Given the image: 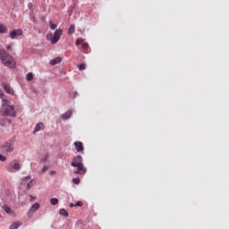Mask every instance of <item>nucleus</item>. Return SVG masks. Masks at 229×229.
I'll use <instances>...</instances> for the list:
<instances>
[{"label": "nucleus", "instance_id": "obj_28", "mask_svg": "<svg viewBox=\"0 0 229 229\" xmlns=\"http://www.w3.org/2000/svg\"><path fill=\"white\" fill-rule=\"evenodd\" d=\"M13 47V44H10V45H8V46L6 47V49H7L8 51H12Z\"/></svg>", "mask_w": 229, "mask_h": 229}, {"label": "nucleus", "instance_id": "obj_24", "mask_svg": "<svg viewBox=\"0 0 229 229\" xmlns=\"http://www.w3.org/2000/svg\"><path fill=\"white\" fill-rule=\"evenodd\" d=\"M50 203H51V205H58V199H56V198H52V199H50Z\"/></svg>", "mask_w": 229, "mask_h": 229}, {"label": "nucleus", "instance_id": "obj_10", "mask_svg": "<svg viewBox=\"0 0 229 229\" xmlns=\"http://www.w3.org/2000/svg\"><path fill=\"white\" fill-rule=\"evenodd\" d=\"M74 146L77 153H83L85 148L83 147V143L81 141H75Z\"/></svg>", "mask_w": 229, "mask_h": 229}, {"label": "nucleus", "instance_id": "obj_14", "mask_svg": "<svg viewBox=\"0 0 229 229\" xmlns=\"http://www.w3.org/2000/svg\"><path fill=\"white\" fill-rule=\"evenodd\" d=\"M60 62H62V57H55L50 61V65H56V64H60Z\"/></svg>", "mask_w": 229, "mask_h": 229}, {"label": "nucleus", "instance_id": "obj_18", "mask_svg": "<svg viewBox=\"0 0 229 229\" xmlns=\"http://www.w3.org/2000/svg\"><path fill=\"white\" fill-rule=\"evenodd\" d=\"M59 214L64 216V217H69V213L64 208L60 209Z\"/></svg>", "mask_w": 229, "mask_h": 229}, {"label": "nucleus", "instance_id": "obj_6", "mask_svg": "<svg viewBox=\"0 0 229 229\" xmlns=\"http://www.w3.org/2000/svg\"><path fill=\"white\" fill-rule=\"evenodd\" d=\"M7 171L9 173H17V171H21V164H19V162H17V160L11 162L7 165Z\"/></svg>", "mask_w": 229, "mask_h": 229}, {"label": "nucleus", "instance_id": "obj_20", "mask_svg": "<svg viewBox=\"0 0 229 229\" xmlns=\"http://www.w3.org/2000/svg\"><path fill=\"white\" fill-rule=\"evenodd\" d=\"M6 31H8L6 25L0 24V33H6Z\"/></svg>", "mask_w": 229, "mask_h": 229}, {"label": "nucleus", "instance_id": "obj_36", "mask_svg": "<svg viewBox=\"0 0 229 229\" xmlns=\"http://www.w3.org/2000/svg\"><path fill=\"white\" fill-rule=\"evenodd\" d=\"M55 171H53V172H51V174H55Z\"/></svg>", "mask_w": 229, "mask_h": 229}, {"label": "nucleus", "instance_id": "obj_1", "mask_svg": "<svg viewBox=\"0 0 229 229\" xmlns=\"http://www.w3.org/2000/svg\"><path fill=\"white\" fill-rule=\"evenodd\" d=\"M0 62L5 67H9V69H15L17 67V63H15L13 56H12L4 48H0Z\"/></svg>", "mask_w": 229, "mask_h": 229}, {"label": "nucleus", "instance_id": "obj_26", "mask_svg": "<svg viewBox=\"0 0 229 229\" xmlns=\"http://www.w3.org/2000/svg\"><path fill=\"white\" fill-rule=\"evenodd\" d=\"M72 182L75 183V185H80V178H73Z\"/></svg>", "mask_w": 229, "mask_h": 229}, {"label": "nucleus", "instance_id": "obj_16", "mask_svg": "<svg viewBox=\"0 0 229 229\" xmlns=\"http://www.w3.org/2000/svg\"><path fill=\"white\" fill-rule=\"evenodd\" d=\"M71 115H72V112L71 110H68L62 115V119H69L71 118Z\"/></svg>", "mask_w": 229, "mask_h": 229}, {"label": "nucleus", "instance_id": "obj_19", "mask_svg": "<svg viewBox=\"0 0 229 229\" xmlns=\"http://www.w3.org/2000/svg\"><path fill=\"white\" fill-rule=\"evenodd\" d=\"M21 225H22L21 222L13 223V225H11L10 229H17L19 228V226H21Z\"/></svg>", "mask_w": 229, "mask_h": 229}, {"label": "nucleus", "instance_id": "obj_33", "mask_svg": "<svg viewBox=\"0 0 229 229\" xmlns=\"http://www.w3.org/2000/svg\"><path fill=\"white\" fill-rule=\"evenodd\" d=\"M28 7H29V8H32V7H33V4H28Z\"/></svg>", "mask_w": 229, "mask_h": 229}, {"label": "nucleus", "instance_id": "obj_35", "mask_svg": "<svg viewBox=\"0 0 229 229\" xmlns=\"http://www.w3.org/2000/svg\"><path fill=\"white\" fill-rule=\"evenodd\" d=\"M25 178H26V180H30V176H27V177H25Z\"/></svg>", "mask_w": 229, "mask_h": 229}, {"label": "nucleus", "instance_id": "obj_22", "mask_svg": "<svg viewBox=\"0 0 229 229\" xmlns=\"http://www.w3.org/2000/svg\"><path fill=\"white\" fill-rule=\"evenodd\" d=\"M49 158V155L45 154L41 156L40 162H47V159Z\"/></svg>", "mask_w": 229, "mask_h": 229}, {"label": "nucleus", "instance_id": "obj_17", "mask_svg": "<svg viewBox=\"0 0 229 229\" xmlns=\"http://www.w3.org/2000/svg\"><path fill=\"white\" fill-rule=\"evenodd\" d=\"M76 31V27L74 25H71L68 30V35H72Z\"/></svg>", "mask_w": 229, "mask_h": 229}, {"label": "nucleus", "instance_id": "obj_29", "mask_svg": "<svg viewBox=\"0 0 229 229\" xmlns=\"http://www.w3.org/2000/svg\"><path fill=\"white\" fill-rule=\"evenodd\" d=\"M31 187H33V181H30V182L27 184V188H28V189H31Z\"/></svg>", "mask_w": 229, "mask_h": 229}, {"label": "nucleus", "instance_id": "obj_34", "mask_svg": "<svg viewBox=\"0 0 229 229\" xmlns=\"http://www.w3.org/2000/svg\"><path fill=\"white\" fill-rule=\"evenodd\" d=\"M70 207H71V208H72V207H75V205L72 203H70Z\"/></svg>", "mask_w": 229, "mask_h": 229}, {"label": "nucleus", "instance_id": "obj_31", "mask_svg": "<svg viewBox=\"0 0 229 229\" xmlns=\"http://www.w3.org/2000/svg\"><path fill=\"white\" fill-rule=\"evenodd\" d=\"M46 171H47V166H43V168H42V173H46Z\"/></svg>", "mask_w": 229, "mask_h": 229}, {"label": "nucleus", "instance_id": "obj_11", "mask_svg": "<svg viewBox=\"0 0 229 229\" xmlns=\"http://www.w3.org/2000/svg\"><path fill=\"white\" fill-rule=\"evenodd\" d=\"M38 208H40V204L36 202L34 205L31 206L30 211L28 212V216H31V215L35 214V212H37Z\"/></svg>", "mask_w": 229, "mask_h": 229}, {"label": "nucleus", "instance_id": "obj_2", "mask_svg": "<svg viewBox=\"0 0 229 229\" xmlns=\"http://www.w3.org/2000/svg\"><path fill=\"white\" fill-rule=\"evenodd\" d=\"M72 167H77L73 173L74 174H85L87 173V168L83 165V157L81 156H77L72 159L71 163Z\"/></svg>", "mask_w": 229, "mask_h": 229}, {"label": "nucleus", "instance_id": "obj_3", "mask_svg": "<svg viewBox=\"0 0 229 229\" xmlns=\"http://www.w3.org/2000/svg\"><path fill=\"white\" fill-rule=\"evenodd\" d=\"M1 115H5L8 117H17V112L15 111V106L7 104L6 106H2L0 108Z\"/></svg>", "mask_w": 229, "mask_h": 229}, {"label": "nucleus", "instance_id": "obj_8", "mask_svg": "<svg viewBox=\"0 0 229 229\" xmlns=\"http://www.w3.org/2000/svg\"><path fill=\"white\" fill-rule=\"evenodd\" d=\"M10 38H12L13 40H15V38H17V37H22V30L18 29V30H13L10 32L9 34Z\"/></svg>", "mask_w": 229, "mask_h": 229}, {"label": "nucleus", "instance_id": "obj_12", "mask_svg": "<svg viewBox=\"0 0 229 229\" xmlns=\"http://www.w3.org/2000/svg\"><path fill=\"white\" fill-rule=\"evenodd\" d=\"M3 89L7 94H13V89L7 83L3 84Z\"/></svg>", "mask_w": 229, "mask_h": 229}, {"label": "nucleus", "instance_id": "obj_32", "mask_svg": "<svg viewBox=\"0 0 229 229\" xmlns=\"http://www.w3.org/2000/svg\"><path fill=\"white\" fill-rule=\"evenodd\" d=\"M30 201H35V199H36V198L35 197H33L32 195H30Z\"/></svg>", "mask_w": 229, "mask_h": 229}, {"label": "nucleus", "instance_id": "obj_25", "mask_svg": "<svg viewBox=\"0 0 229 229\" xmlns=\"http://www.w3.org/2000/svg\"><path fill=\"white\" fill-rule=\"evenodd\" d=\"M50 24V30H56V28H58V25L52 23L51 21H49Z\"/></svg>", "mask_w": 229, "mask_h": 229}, {"label": "nucleus", "instance_id": "obj_30", "mask_svg": "<svg viewBox=\"0 0 229 229\" xmlns=\"http://www.w3.org/2000/svg\"><path fill=\"white\" fill-rule=\"evenodd\" d=\"M83 206V202L81 201H78L76 204H75V207H82Z\"/></svg>", "mask_w": 229, "mask_h": 229}, {"label": "nucleus", "instance_id": "obj_9", "mask_svg": "<svg viewBox=\"0 0 229 229\" xmlns=\"http://www.w3.org/2000/svg\"><path fill=\"white\" fill-rule=\"evenodd\" d=\"M76 46H81V47H82V49H84V51H87L89 49V43L85 42L81 38H79L76 40Z\"/></svg>", "mask_w": 229, "mask_h": 229}, {"label": "nucleus", "instance_id": "obj_5", "mask_svg": "<svg viewBox=\"0 0 229 229\" xmlns=\"http://www.w3.org/2000/svg\"><path fill=\"white\" fill-rule=\"evenodd\" d=\"M4 153H12L15 149V140L12 139L2 145Z\"/></svg>", "mask_w": 229, "mask_h": 229}, {"label": "nucleus", "instance_id": "obj_27", "mask_svg": "<svg viewBox=\"0 0 229 229\" xmlns=\"http://www.w3.org/2000/svg\"><path fill=\"white\" fill-rule=\"evenodd\" d=\"M0 161L1 162H6V157L0 154Z\"/></svg>", "mask_w": 229, "mask_h": 229}, {"label": "nucleus", "instance_id": "obj_13", "mask_svg": "<svg viewBox=\"0 0 229 229\" xmlns=\"http://www.w3.org/2000/svg\"><path fill=\"white\" fill-rule=\"evenodd\" d=\"M44 123H38L36 124L33 133H37V131H40V130H44Z\"/></svg>", "mask_w": 229, "mask_h": 229}, {"label": "nucleus", "instance_id": "obj_21", "mask_svg": "<svg viewBox=\"0 0 229 229\" xmlns=\"http://www.w3.org/2000/svg\"><path fill=\"white\" fill-rule=\"evenodd\" d=\"M27 81H31L33 80V72H29L26 75Z\"/></svg>", "mask_w": 229, "mask_h": 229}, {"label": "nucleus", "instance_id": "obj_23", "mask_svg": "<svg viewBox=\"0 0 229 229\" xmlns=\"http://www.w3.org/2000/svg\"><path fill=\"white\" fill-rule=\"evenodd\" d=\"M79 71H85L87 69V64H81L78 65Z\"/></svg>", "mask_w": 229, "mask_h": 229}, {"label": "nucleus", "instance_id": "obj_15", "mask_svg": "<svg viewBox=\"0 0 229 229\" xmlns=\"http://www.w3.org/2000/svg\"><path fill=\"white\" fill-rule=\"evenodd\" d=\"M3 210H4L6 214H9V216H12L13 214V210H12V208H10V207L8 206H4Z\"/></svg>", "mask_w": 229, "mask_h": 229}, {"label": "nucleus", "instance_id": "obj_7", "mask_svg": "<svg viewBox=\"0 0 229 229\" xmlns=\"http://www.w3.org/2000/svg\"><path fill=\"white\" fill-rule=\"evenodd\" d=\"M0 99L2 100V106H6V105H10V103H12V98L5 96L3 91H0Z\"/></svg>", "mask_w": 229, "mask_h": 229}, {"label": "nucleus", "instance_id": "obj_4", "mask_svg": "<svg viewBox=\"0 0 229 229\" xmlns=\"http://www.w3.org/2000/svg\"><path fill=\"white\" fill-rule=\"evenodd\" d=\"M62 35H64V30L62 29H58L54 34L47 35V38H49L51 44H56L58 40H60Z\"/></svg>", "mask_w": 229, "mask_h": 229}]
</instances>
